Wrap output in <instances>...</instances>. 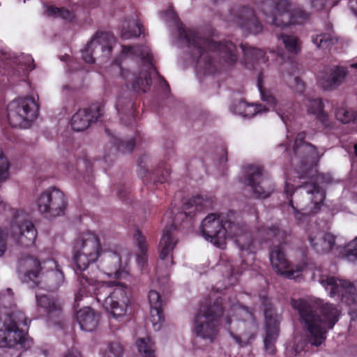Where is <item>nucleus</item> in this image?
Segmentation results:
<instances>
[{
	"label": "nucleus",
	"instance_id": "nucleus-26",
	"mask_svg": "<svg viewBox=\"0 0 357 357\" xmlns=\"http://www.w3.org/2000/svg\"><path fill=\"white\" fill-rule=\"evenodd\" d=\"M120 121L126 126H132L136 123L138 112L136 104L128 96H119L115 105Z\"/></svg>",
	"mask_w": 357,
	"mask_h": 357
},
{
	"label": "nucleus",
	"instance_id": "nucleus-43",
	"mask_svg": "<svg viewBox=\"0 0 357 357\" xmlns=\"http://www.w3.org/2000/svg\"><path fill=\"white\" fill-rule=\"evenodd\" d=\"M123 353V347L118 342H112L109 346V351L106 357H122Z\"/></svg>",
	"mask_w": 357,
	"mask_h": 357
},
{
	"label": "nucleus",
	"instance_id": "nucleus-10",
	"mask_svg": "<svg viewBox=\"0 0 357 357\" xmlns=\"http://www.w3.org/2000/svg\"><path fill=\"white\" fill-rule=\"evenodd\" d=\"M305 132H298L294 144V158L292 163H299L296 172L300 178L313 179L317 175L315 163L320 159L317 149L310 143L306 142Z\"/></svg>",
	"mask_w": 357,
	"mask_h": 357
},
{
	"label": "nucleus",
	"instance_id": "nucleus-49",
	"mask_svg": "<svg viewBox=\"0 0 357 357\" xmlns=\"http://www.w3.org/2000/svg\"><path fill=\"white\" fill-rule=\"evenodd\" d=\"M138 51L136 50V47L132 46H122V54H135Z\"/></svg>",
	"mask_w": 357,
	"mask_h": 357
},
{
	"label": "nucleus",
	"instance_id": "nucleus-16",
	"mask_svg": "<svg viewBox=\"0 0 357 357\" xmlns=\"http://www.w3.org/2000/svg\"><path fill=\"white\" fill-rule=\"evenodd\" d=\"M115 43L114 36L107 31H98L82 50V57L87 63H94L96 57L109 58Z\"/></svg>",
	"mask_w": 357,
	"mask_h": 357
},
{
	"label": "nucleus",
	"instance_id": "nucleus-18",
	"mask_svg": "<svg viewBox=\"0 0 357 357\" xmlns=\"http://www.w3.org/2000/svg\"><path fill=\"white\" fill-rule=\"evenodd\" d=\"M321 284L328 291L331 297L337 296L342 303L350 306L351 310L357 312V292L354 284L333 276L321 279Z\"/></svg>",
	"mask_w": 357,
	"mask_h": 357
},
{
	"label": "nucleus",
	"instance_id": "nucleus-40",
	"mask_svg": "<svg viewBox=\"0 0 357 357\" xmlns=\"http://www.w3.org/2000/svg\"><path fill=\"white\" fill-rule=\"evenodd\" d=\"M114 190H116L117 197L122 202L126 204L131 202V188L126 186L125 184H118L114 185Z\"/></svg>",
	"mask_w": 357,
	"mask_h": 357
},
{
	"label": "nucleus",
	"instance_id": "nucleus-29",
	"mask_svg": "<svg viewBox=\"0 0 357 357\" xmlns=\"http://www.w3.org/2000/svg\"><path fill=\"white\" fill-rule=\"evenodd\" d=\"M238 24L249 33L257 34L262 31L263 26L258 20L253 9L244 7L238 17Z\"/></svg>",
	"mask_w": 357,
	"mask_h": 357
},
{
	"label": "nucleus",
	"instance_id": "nucleus-45",
	"mask_svg": "<svg viewBox=\"0 0 357 357\" xmlns=\"http://www.w3.org/2000/svg\"><path fill=\"white\" fill-rule=\"evenodd\" d=\"M310 3L311 6L317 10L335 6L332 0H310Z\"/></svg>",
	"mask_w": 357,
	"mask_h": 357
},
{
	"label": "nucleus",
	"instance_id": "nucleus-22",
	"mask_svg": "<svg viewBox=\"0 0 357 357\" xmlns=\"http://www.w3.org/2000/svg\"><path fill=\"white\" fill-rule=\"evenodd\" d=\"M308 241L312 248L318 254L328 253L335 245V236L319 230L317 227L309 232Z\"/></svg>",
	"mask_w": 357,
	"mask_h": 357
},
{
	"label": "nucleus",
	"instance_id": "nucleus-19",
	"mask_svg": "<svg viewBox=\"0 0 357 357\" xmlns=\"http://www.w3.org/2000/svg\"><path fill=\"white\" fill-rule=\"evenodd\" d=\"M245 174V183L251 188L256 198L265 199L272 194L273 185L262 166L250 165Z\"/></svg>",
	"mask_w": 357,
	"mask_h": 357
},
{
	"label": "nucleus",
	"instance_id": "nucleus-55",
	"mask_svg": "<svg viewBox=\"0 0 357 357\" xmlns=\"http://www.w3.org/2000/svg\"><path fill=\"white\" fill-rule=\"evenodd\" d=\"M64 357H82V355L79 352L69 351Z\"/></svg>",
	"mask_w": 357,
	"mask_h": 357
},
{
	"label": "nucleus",
	"instance_id": "nucleus-14",
	"mask_svg": "<svg viewBox=\"0 0 357 357\" xmlns=\"http://www.w3.org/2000/svg\"><path fill=\"white\" fill-rule=\"evenodd\" d=\"M38 105L34 98L26 96L11 101L7 106V118L13 127H22L25 122L36 119Z\"/></svg>",
	"mask_w": 357,
	"mask_h": 357
},
{
	"label": "nucleus",
	"instance_id": "nucleus-44",
	"mask_svg": "<svg viewBox=\"0 0 357 357\" xmlns=\"http://www.w3.org/2000/svg\"><path fill=\"white\" fill-rule=\"evenodd\" d=\"M336 119L343 123H348L354 120L352 114L344 108L338 109L335 112Z\"/></svg>",
	"mask_w": 357,
	"mask_h": 357
},
{
	"label": "nucleus",
	"instance_id": "nucleus-35",
	"mask_svg": "<svg viewBox=\"0 0 357 357\" xmlns=\"http://www.w3.org/2000/svg\"><path fill=\"white\" fill-rule=\"evenodd\" d=\"M136 345L138 351L142 357H155V344L151 338L147 337L146 338H139L136 341Z\"/></svg>",
	"mask_w": 357,
	"mask_h": 357
},
{
	"label": "nucleus",
	"instance_id": "nucleus-42",
	"mask_svg": "<svg viewBox=\"0 0 357 357\" xmlns=\"http://www.w3.org/2000/svg\"><path fill=\"white\" fill-rule=\"evenodd\" d=\"M9 167L8 159L2 153H0V182L6 181L8 178Z\"/></svg>",
	"mask_w": 357,
	"mask_h": 357
},
{
	"label": "nucleus",
	"instance_id": "nucleus-36",
	"mask_svg": "<svg viewBox=\"0 0 357 357\" xmlns=\"http://www.w3.org/2000/svg\"><path fill=\"white\" fill-rule=\"evenodd\" d=\"M312 41L318 48L327 49L337 43V39L331 33H323L312 36Z\"/></svg>",
	"mask_w": 357,
	"mask_h": 357
},
{
	"label": "nucleus",
	"instance_id": "nucleus-59",
	"mask_svg": "<svg viewBox=\"0 0 357 357\" xmlns=\"http://www.w3.org/2000/svg\"><path fill=\"white\" fill-rule=\"evenodd\" d=\"M28 60H29V61L31 62V66L29 65L28 67L30 68V70L34 69L35 68V65L33 64L34 61H33V58H31V57L29 58Z\"/></svg>",
	"mask_w": 357,
	"mask_h": 357
},
{
	"label": "nucleus",
	"instance_id": "nucleus-31",
	"mask_svg": "<svg viewBox=\"0 0 357 357\" xmlns=\"http://www.w3.org/2000/svg\"><path fill=\"white\" fill-rule=\"evenodd\" d=\"M76 319L82 330L92 331L98 326L99 314L90 307H84L77 312Z\"/></svg>",
	"mask_w": 357,
	"mask_h": 357
},
{
	"label": "nucleus",
	"instance_id": "nucleus-8",
	"mask_svg": "<svg viewBox=\"0 0 357 357\" xmlns=\"http://www.w3.org/2000/svg\"><path fill=\"white\" fill-rule=\"evenodd\" d=\"M48 262L52 264L55 269H51L46 273H40L42 268L40 261L37 258L29 256L20 260L18 271L23 273L25 278L33 281L37 287L54 291L63 281L64 275L57 268L55 261Z\"/></svg>",
	"mask_w": 357,
	"mask_h": 357
},
{
	"label": "nucleus",
	"instance_id": "nucleus-46",
	"mask_svg": "<svg viewBox=\"0 0 357 357\" xmlns=\"http://www.w3.org/2000/svg\"><path fill=\"white\" fill-rule=\"evenodd\" d=\"M7 248V234L0 227V257L2 256Z\"/></svg>",
	"mask_w": 357,
	"mask_h": 357
},
{
	"label": "nucleus",
	"instance_id": "nucleus-1",
	"mask_svg": "<svg viewBox=\"0 0 357 357\" xmlns=\"http://www.w3.org/2000/svg\"><path fill=\"white\" fill-rule=\"evenodd\" d=\"M202 236L217 248L223 249L226 246L227 237L234 238L241 251L242 269L253 264L255 252L263 242H272L269 257L273 269L287 278H294L295 271L290 268L286 258L283 245L286 243L287 232L280 227L279 222L271 225H261L257 229V235L261 242L252 237L247 225L235 220L234 211H230L226 216L217 213L208 214L202 222L199 227Z\"/></svg>",
	"mask_w": 357,
	"mask_h": 357
},
{
	"label": "nucleus",
	"instance_id": "nucleus-27",
	"mask_svg": "<svg viewBox=\"0 0 357 357\" xmlns=\"http://www.w3.org/2000/svg\"><path fill=\"white\" fill-rule=\"evenodd\" d=\"M347 71L344 68L337 66L318 77L317 84L324 90H333L344 80Z\"/></svg>",
	"mask_w": 357,
	"mask_h": 357
},
{
	"label": "nucleus",
	"instance_id": "nucleus-24",
	"mask_svg": "<svg viewBox=\"0 0 357 357\" xmlns=\"http://www.w3.org/2000/svg\"><path fill=\"white\" fill-rule=\"evenodd\" d=\"M99 267L104 273L114 278H122L128 275V273L121 268V256L115 252H104Z\"/></svg>",
	"mask_w": 357,
	"mask_h": 357
},
{
	"label": "nucleus",
	"instance_id": "nucleus-33",
	"mask_svg": "<svg viewBox=\"0 0 357 357\" xmlns=\"http://www.w3.org/2000/svg\"><path fill=\"white\" fill-rule=\"evenodd\" d=\"M134 241L138 248L137 254V263L141 268H144L147 264L148 243L146 238L142 231L137 229L134 233Z\"/></svg>",
	"mask_w": 357,
	"mask_h": 357
},
{
	"label": "nucleus",
	"instance_id": "nucleus-57",
	"mask_svg": "<svg viewBox=\"0 0 357 357\" xmlns=\"http://www.w3.org/2000/svg\"><path fill=\"white\" fill-rule=\"evenodd\" d=\"M278 55L282 59V61H286V60H288L290 59V56H285L284 54L280 51H278Z\"/></svg>",
	"mask_w": 357,
	"mask_h": 357
},
{
	"label": "nucleus",
	"instance_id": "nucleus-3",
	"mask_svg": "<svg viewBox=\"0 0 357 357\" xmlns=\"http://www.w3.org/2000/svg\"><path fill=\"white\" fill-rule=\"evenodd\" d=\"M77 282L78 291L73 306L75 310L84 297L95 296L97 301L102 303L104 309L114 318L119 319L127 314L130 301L127 294V287L124 284L98 281L89 275V272L79 274Z\"/></svg>",
	"mask_w": 357,
	"mask_h": 357
},
{
	"label": "nucleus",
	"instance_id": "nucleus-62",
	"mask_svg": "<svg viewBox=\"0 0 357 357\" xmlns=\"http://www.w3.org/2000/svg\"><path fill=\"white\" fill-rule=\"evenodd\" d=\"M139 34H141L140 28H139Z\"/></svg>",
	"mask_w": 357,
	"mask_h": 357
},
{
	"label": "nucleus",
	"instance_id": "nucleus-2",
	"mask_svg": "<svg viewBox=\"0 0 357 357\" xmlns=\"http://www.w3.org/2000/svg\"><path fill=\"white\" fill-rule=\"evenodd\" d=\"M178 38L192 48V56L196 61L197 67L205 74L213 75L218 70L215 57L220 62L228 65L235 63L238 59L236 46L227 40L215 41L212 38L216 36V30L209 27L202 37L197 31L178 26Z\"/></svg>",
	"mask_w": 357,
	"mask_h": 357
},
{
	"label": "nucleus",
	"instance_id": "nucleus-50",
	"mask_svg": "<svg viewBox=\"0 0 357 357\" xmlns=\"http://www.w3.org/2000/svg\"><path fill=\"white\" fill-rule=\"evenodd\" d=\"M294 82H295L296 84L297 85L298 91L299 93H303L305 89L304 83L301 81V79L298 77H295Z\"/></svg>",
	"mask_w": 357,
	"mask_h": 357
},
{
	"label": "nucleus",
	"instance_id": "nucleus-34",
	"mask_svg": "<svg viewBox=\"0 0 357 357\" xmlns=\"http://www.w3.org/2000/svg\"><path fill=\"white\" fill-rule=\"evenodd\" d=\"M278 38L282 40L289 54L294 56L300 52L301 47L298 37L282 33L278 36Z\"/></svg>",
	"mask_w": 357,
	"mask_h": 357
},
{
	"label": "nucleus",
	"instance_id": "nucleus-4",
	"mask_svg": "<svg viewBox=\"0 0 357 357\" xmlns=\"http://www.w3.org/2000/svg\"><path fill=\"white\" fill-rule=\"evenodd\" d=\"M31 321L15 303L10 288L0 292V347L29 349L32 340L22 326L29 327Z\"/></svg>",
	"mask_w": 357,
	"mask_h": 357
},
{
	"label": "nucleus",
	"instance_id": "nucleus-37",
	"mask_svg": "<svg viewBox=\"0 0 357 357\" xmlns=\"http://www.w3.org/2000/svg\"><path fill=\"white\" fill-rule=\"evenodd\" d=\"M112 144L116 150L122 153H130L136 144L135 138L124 139L122 138L113 137Z\"/></svg>",
	"mask_w": 357,
	"mask_h": 357
},
{
	"label": "nucleus",
	"instance_id": "nucleus-25",
	"mask_svg": "<svg viewBox=\"0 0 357 357\" xmlns=\"http://www.w3.org/2000/svg\"><path fill=\"white\" fill-rule=\"evenodd\" d=\"M113 64L120 68L121 75L126 80L127 87L130 84L132 89L138 93H145L150 89L152 82L150 75L146 74L144 77H142L130 73L128 70H123L121 67L119 59H115Z\"/></svg>",
	"mask_w": 357,
	"mask_h": 357
},
{
	"label": "nucleus",
	"instance_id": "nucleus-6",
	"mask_svg": "<svg viewBox=\"0 0 357 357\" xmlns=\"http://www.w3.org/2000/svg\"><path fill=\"white\" fill-rule=\"evenodd\" d=\"M212 202L202 196L197 195L184 202L182 205V211L178 213L174 218L169 225H167L163 229L162 235L159 243V257L160 259L165 260L169 256L171 257V264H174L173 250L177 244L178 240L174 235L176 230V225L179 219L182 221L184 218L190 219L195 215L196 213L200 212L211 206Z\"/></svg>",
	"mask_w": 357,
	"mask_h": 357
},
{
	"label": "nucleus",
	"instance_id": "nucleus-28",
	"mask_svg": "<svg viewBox=\"0 0 357 357\" xmlns=\"http://www.w3.org/2000/svg\"><path fill=\"white\" fill-rule=\"evenodd\" d=\"M149 301L150 304V319L154 330L160 329L165 321L163 314V303L160 294L155 290H151L149 293Z\"/></svg>",
	"mask_w": 357,
	"mask_h": 357
},
{
	"label": "nucleus",
	"instance_id": "nucleus-54",
	"mask_svg": "<svg viewBox=\"0 0 357 357\" xmlns=\"http://www.w3.org/2000/svg\"><path fill=\"white\" fill-rule=\"evenodd\" d=\"M61 8H59L56 6H49V8H47V11L52 14V15H55V14H59V11H60Z\"/></svg>",
	"mask_w": 357,
	"mask_h": 357
},
{
	"label": "nucleus",
	"instance_id": "nucleus-20",
	"mask_svg": "<svg viewBox=\"0 0 357 357\" xmlns=\"http://www.w3.org/2000/svg\"><path fill=\"white\" fill-rule=\"evenodd\" d=\"M103 114L104 107L98 104H93L89 108L79 109L71 118V128L76 132L84 131L92 123L98 121Z\"/></svg>",
	"mask_w": 357,
	"mask_h": 357
},
{
	"label": "nucleus",
	"instance_id": "nucleus-7",
	"mask_svg": "<svg viewBox=\"0 0 357 357\" xmlns=\"http://www.w3.org/2000/svg\"><path fill=\"white\" fill-rule=\"evenodd\" d=\"M261 10L266 21L275 27L284 29L290 24H303L310 19V13L301 6L291 8L290 0H266Z\"/></svg>",
	"mask_w": 357,
	"mask_h": 357
},
{
	"label": "nucleus",
	"instance_id": "nucleus-9",
	"mask_svg": "<svg viewBox=\"0 0 357 357\" xmlns=\"http://www.w3.org/2000/svg\"><path fill=\"white\" fill-rule=\"evenodd\" d=\"M223 298H217L212 304L201 307L195 317L194 331L197 337L212 342L218 333V327L222 324L225 307Z\"/></svg>",
	"mask_w": 357,
	"mask_h": 357
},
{
	"label": "nucleus",
	"instance_id": "nucleus-21",
	"mask_svg": "<svg viewBox=\"0 0 357 357\" xmlns=\"http://www.w3.org/2000/svg\"><path fill=\"white\" fill-rule=\"evenodd\" d=\"M38 311L48 321L56 323L61 314V305L57 298L48 294H36Z\"/></svg>",
	"mask_w": 357,
	"mask_h": 357
},
{
	"label": "nucleus",
	"instance_id": "nucleus-56",
	"mask_svg": "<svg viewBox=\"0 0 357 357\" xmlns=\"http://www.w3.org/2000/svg\"><path fill=\"white\" fill-rule=\"evenodd\" d=\"M349 3L352 9L356 10V12L357 13V0H350Z\"/></svg>",
	"mask_w": 357,
	"mask_h": 357
},
{
	"label": "nucleus",
	"instance_id": "nucleus-61",
	"mask_svg": "<svg viewBox=\"0 0 357 357\" xmlns=\"http://www.w3.org/2000/svg\"><path fill=\"white\" fill-rule=\"evenodd\" d=\"M105 131L108 133V135H109V132L108 129H105Z\"/></svg>",
	"mask_w": 357,
	"mask_h": 357
},
{
	"label": "nucleus",
	"instance_id": "nucleus-30",
	"mask_svg": "<svg viewBox=\"0 0 357 357\" xmlns=\"http://www.w3.org/2000/svg\"><path fill=\"white\" fill-rule=\"evenodd\" d=\"M241 47L243 52V63L247 68L254 69L256 64L266 63L268 61L264 50L243 43L241 44Z\"/></svg>",
	"mask_w": 357,
	"mask_h": 357
},
{
	"label": "nucleus",
	"instance_id": "nucleus-11",
	"mask_svg": "<svg viewBox=\"0 0 357 357\" xmlns=\"http://www.w3.org/2000/svg\"><path fill=\"white\" fill-rule=\"evenodd\" d=\"M100 250V240L92 232L83 233L75 240L73 259L76 265L75 272L77 277L82 272H89V264L97 260Z\"/></svg>",
	"mask_w": 357,
	"mask_h": 357
},
{
	"label": "nucleus",
	"instance_id": "nucleus-23",
	"mask_svg": "<svg viewBox=\"0 0 357 357\" xmlns=\"http://www.w3.org/2000/svg\"><path fill=\"white\" fill-rule=\"evenodd\" d=\"M144 157H146V155L139 158L137 161L138 166L140 169L139 175L142 176L144 185H146L148 188L153 189L154 186L167 182L170 176V169L165 167L163 168H158L153 172H149L143 165V159Z\"/></svg>",
	"mask_w": 357,
	"mask_h": 357
},
{
	"label": "nucleus",
	"instance_id": "nucleus-60",
	"mask_svg": "<svg viewBox=\"0 0 357 357\" xmlns=\"http://www.w3.org/2000/svg\"><path fill=\"white\" fill-rule=\"evenodd\" d=\"M354 153H355V155H356V157H357V144H356L354 145Z\"/></svg>",
	"mask_w": 357,
	"mask_h": 357
},
{
	"label": "nucleus",
	"instance_id": "nucleus-63",
	"mask_svg": "<svg viewBox=\"0 0 357 357\" xmlns=\"http://www.w3.org/2000/svg\"><path fill=\"white\" fill-rule=\"evenodd\" d=\"M356 67H357V63H356Z\"/></svg>",
	"mask_w": 357,
	"mask_h": 357
},
{
	"label": "nucleus",
	"instance_id": "nucleus-48",
	"mask_svg": "<svg viewBox=\"0 0 357 357\" xmlns=\"http://www.w3.org/2000/svg\"><path fill=\"white\" fill-rule=\"evenodd\" d=\"M220 156L219 158L220 165L225 164L227 162V149L225 145H222L220 147Z\"/></svg>",
	"mask_w": 357,
	"mask_h": 357
},
{
	"label": "nucleus",
	"instance_id": "nucleus-5",
	"mask_svg": "<svg viewBox=\"0 0 357 357\" xmlns=\"http://www.w3.org/2000/svg\"><path fill=\"white\" fill-rule=\"evenodd\" d=\"M291 305L298 312L305 342L312 346H320L326 339L328 330L333 328L339 319L337 306L326 303L317 310L303 299H293Z\"/></svg>",
	"mask_w": 357,
	"mask_h": 357
},
{
	"label": "nucleus",
	"instance_id": "nucleus-32",
	"mask_svg": "<svg viewBox=\"0 0 357 357\" xmlns=\"http://www.w3.org/2000/svg\"><path fill=\"white\" fill-rule=\"evenodd\" d=\"M307 107V113L314 115L324 128L331 127L328 114L324 111V104L321 98H317L309 100Z\"/></svg>",
	"mask_w": 357,
	"mask_h": 357
},
{
	"label": "nucleus",
	"instance_id": "nucleus-17",
	"mask_svg": "<svg viewBox=\"0 0 357 357\" xmlns=\"http://www.w3.org/2000/svg\"><path fill=\"white\" fill-rule=\"evenodd\" d=\"M10 231L16 243L23 247L34 245L37 231L29 215L22 210H17L13 215L10 224Z\"/></svg>",
	"mask_w": 357,
	"mask_h": 357
},
{
	"label": "nucleus",
	"instance_id": "nucleus-15",
	"mask_svg": "<svg viewBox=\"0 0 357 357\" xmlns=\"http://www.w3.org/2000/svg\"><path fill=\"white\" fill-rule=\"evenodd\" d=\"M38 210L45 218H54L65 214L68 202L64 193L56 187L43 191L36 199Z\"/></svg>",
	"mask_w": 357,
	"mask_h": 357
},
{
	"label": "nucleus",
	"instance_id": "nucleus-38",
	"mask_svg": "<svg viewBox=\"0 0 357 357\" xmlns=\"http://www.w3.org/2000/svg\"><path fill=\"white\" fill-rule=\"evenodd\" d=\"M261 105L248 104L244 100H240L238 102L236 108L241 115L243 116L252 117L257 113L262 111Z\"/></svg>",
	"mask_w": 357,
	"mask_h": 357
},
{
	"label": "nucleus",
	"instance_id": "nucleus-41",
	"mask_svg": "<svg viewBox=\"0 0 357 357\" xmlns=\"http://www.w3.org/2000/svg\"><path fill=\"white\" fill-rule=\"evenodd\" d=\"M342 253L349 261L357 259V237L344 247Z\"/></svg>",
	"mask_w": 357,
	"mask_h": 357
},
{
	"label": "nucleus",
	"instance_id": "nucleus-12",
	"mask_svg": "<svg viewBox=\"0 0 357 357\" xmlns=\"http://www.w3.org/2000/svg\"><path fill=\"white\" fill-rule=\"evenodd\" d=\"M299 189H304L307 194L311 195L310 197L311 200L310 203L313 206H310V208L297 203L295 206L291 198L292 194L294 193L293 185L286 183L284 187V192L286 193L287 198L289 199V204L294 210V217L298 222H301V221L305 220L310 213L315 214L320 210L325 199L326 194L321 189L319 184L313 181L304 182L301 185L296 188V191H298Z\"/></svg>",
	"mask_w": 357,
	"mask_h": 357
},
{
	"label": "nucleus",
	"instance_id": "nucleus-58",
	"mask_svg": "<svg viewBox=\"0 0 357 357\" xmlns=\"http://www.w3.org/2000/svg\"><path fill=\"white\" fill-rule=\"evenodd\" d=\"M225 326H229L231 324V319L229 316H227L225 319Z\"/></svg>",
	"mask_w": 357,
	"mask_h": 357
},
{
	"label": "nucleus",
	"instance_id": "nucleus-51",
	"mask_svg": "<svg viewBox=\"0 0 357 357\" xmlns=\"http://www.w3.org/2000/svg\"><path fill=\"white\" fill-rule=\"evenodd\" d=\"M231 336L233 337V338L235 340V341L241 347H245L246 345H248V340H245V341H243L241 340V338L238 336V335H234L232 333H231Z\"/></svg>",
	"mask_w": 357,
	"mask_h": 357
},
{
	"label": "nucleus",
	"instance_id": "nucleus-52",
	"mask_svg": "<svg viewBox=\"0 0 357 357\" xmlns=\"http://www.w3.org/2000/svg\"><path fill=\"white\" fill-rule=\"evenodd\" d=\"M59 15L64 19H68L71 17L72 13L68 10L61 8Z\"/></svg>",
	"mask_w": 357,
	"mask_h": 357
},
{
	"label": "nucleus",
	"instance_id": "nucleus-39",
	"mask_svg": "<svg viewBox=\"0 0 357 357\" xmlns=\"http://www.w3.org/2000/svg\"><path fill=\"white\" fill-rule=\"evenodd\" d=\"M257 87L260 92V95L263 101L266 102L271 105H275L276 104L275 98L271 95L269 92H267L263 86V75L262 73H259L257 77Z\"/></svg>",
	"mask_w": 357,
	"mask_h": 357
},
{
	"label": "nucleus",
	"instance_id": "nucleus-47",
	"mask_svg": "<svg viewBox=\"0 0 357 357\" xmlns=\"http://www.w3.org/2000/svg\"><path fill=\"white\" fill-rule=\"evenodd\" d=\"M241 271H236L234 268L231 269L230 275L229 277V282L230 285H234L237 282V276L241 274Z\"/></svg>",
	"mask_w": 357,
	"mask_h": 357
},
{
	"label": "nucleus",
	"instance_id": "nucleus-53",
	"mask_svg": "<svg viewBox=\"0 0 357 357\" xmlns=\"http://www.w3.org/2000/svg\"><path fill=\"white\" fill-rule=\"evenodd\" d=\"M158 77L160 82L163 84L164 89L169 91L170 89V86L167 81L162 75H158Z\"/></svg>",
	"mask_w": 357,
	"mask_h": 357
},
{
	"label": "nucleus",
	"instance_id": "nucleus-13",
	"mask_svg": "<svg viewBox=\"0 0 357 357\" xmlns=\"http://www.w3.org/2000/svg\"><path fill=\"white\" fill-rule=\"evenodd\" d=\"M259 302L263 307L265 317L266 336L264 347L267 354L275 355L277 351L275 344L279 335L280 317L275 312L271 300L267 295L260 294Z\"/></svg>",
	"mask_w": 357,
	"mask_h": 357
}]
</instances>
